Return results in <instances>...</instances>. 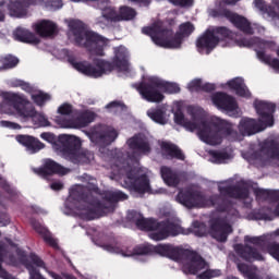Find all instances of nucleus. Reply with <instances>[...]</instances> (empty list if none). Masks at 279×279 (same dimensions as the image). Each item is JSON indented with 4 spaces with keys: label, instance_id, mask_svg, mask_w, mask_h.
I'll return each instance as SVG.
<instances>
[{
    "label": "nucleus",
    "instance_id": "f257e3e1",
    "mask_svg": "<svg viewBox=\"0 0 279 279\" xmlns=\"http://www.w3.org/2000/svg\"><path fill=\"white\" fill-rule=\"evenodd\" d=\"M93 191H99V187H97V185H93L92 187L75 185L70 191L72 199L87 204V206L82 207L78 213V217L83 221H95V219L101 217L99 213L114 210L112 204H117V202H125V199H128V194L121 191H114L105 193L104 201H99V198L93 195Z\"/></svg>",
    "mask_w": 279,
    "mask_h": 279
},
{
    "label": "nucleus",
    "instance_id": "f03ea898",
    "mask_svg": "<svg viewBox=\"0 0 279 279\" xmlns=\"http://www.w3.org/2000/svg\"><path fill=\"white\" fill-rule=\"evenodd\" d=\"M154 252L155 254H159V256H166V258H170L177 263L185 260L187 264L184 265V269H187L189 274H192V276H196L198 271L208 267V263L197 251L175 246L173 244H158L156 246L142 245L136 246L133 251L136 256H149V254H154Z\"/></svg>",
    "mask_w": 279,
    "mask_h": 279
},
{
    "label": "nucleus",
    "instance_id": "7ed1b4c3",
    "mask_svg": "<svg viewBox=\"0 0 279 279\" xmlns=\"http://www.w3.org/2000/svg\"><path fill=\"white\" fill-rule=\"evenodd\" d=\"M192 121L184 117V112L178 109L174 112V123L177 125H182L189 132H195L207 145H221V131L223 130V122L220 120H206V117L203 116L202 111L197 109L190 110Z\"/></svg>",
    "mask_w": 279,
    "mask_h": 279
},
{
    "label": "nucleus",
    "instance_id": "20e7f679",
    "mask_svg": "<svg viewBox=\"0 0 279 279\" xmlns=\"http://www.w3.org/2000/svg\"><path fill=\"white\" fill-rule=\"evenodd\" d=\"M195 32V26L191 22H184L179 25V31L173 35V29L163 28L158 24L153 26H145L142 33L149 36L157 47L163 49H180L184 38H189Z\"/></svg>",
    "mask_w": 279,
    "mask_h": 279
},
{
    "label": "nucleus",
    "instance_id": "39448f33",
    "mask_svg": "<svg viewBox=\"0 0 279 279\" xmlns=\"http://www.w3.org/2000/svg\"><path fill=\"white\" fill-rule=\"evenodd\" d=\"M69 64L75 71H114V69H122V71H130V60L128 59V50L125 48H117L112 62L94 58L93 63L87 60L78 61L77 57L73 53L66 56Z\"/></svg>",
    "mask_w": 279,
    "mask_h": 279
},
{
    "label": "nucleus",
    "instance_id": "423d86ee",
    "mask_svg": "<svg viewBox=\"0 0 279 279\" xmlns=\"http://www.w3.org/2000/svg\"><path fill=\"white\" fill-rule=\"evenodd\" d=\"M69 29L77 47H84L92 56H98L100 58L106 56L104 49L108 45V39L93 31H86V24L84 22L71 20L69 22Z\"/></svg>",
    "mask_w": 279,
    "mask_h": 279
},
{
    "label": "nucleus",
    "instance_id": "0eeeda50",
    "mask_svg": "<svg viewBox=\"0 0 279 279\" xmlns=\"http://www.w3.org/2000/svg\"><path fill=\"white\" fill-rule=\"evenodd\" d=\"M254 106L259 119H241L238 128L242 136H253V134H258V132H263V130H267V128H271L274 125L276 104L259 100L255 101Z\"/></svg>",
    "mask_w": 279,
    "mask_h": 279
},
{
    "label": "nucleus",
    "instance_id": "6e6552de",
    "mask_svg": "<svg viewBox=\"0 0 279 279\" xmlns=\"http://www.w3.org/2000/svg\"><path fill=\"white\" fill-rule=\"evenodd\" d=\"M218 191L220 194H215L209 197L210 204L218 213H227L229 217H239V210L234 208V204L231 199H247V197H250V190L241 185H226L219 186Z\"/></svg>",
    "mask_w": 279,
    "mask_h": 279
},
{
    "label": "nucleus",
    "instance_id": "1a4fd4ad",
    "mask_svg": "<svg viewBox=\"0 0 279 279\" xmlns=\"http://www.w3.org/2000/svg\"><path fill=\"white\" fill-rule=\"evenodd\" d=\"M134 87L140 93L142 99L150 104H160V101H163L165 95L162 93H168L169 95L180 93V85L178 83L165 82L158 77H150L147 81L135 84Z\"/></svg>",
    "mask_w": 279,
    "mask_h": 279
},
{
    "label": "nucleus",
    "instance_id": "9d476101",
    "mask_svg": "<svg viewBox=\"0 0 279 279\" xmlns=\"http://www.w3.org/2000/svg\"><path fill=\"white\" fill-rule=\"evenodd\" d=\"M135 226L138 230L151 232L149 233V238L153 241H165V239H169V236H178L181 232L180 226L171 221L157 222L154 219H146L143 216L137 220Z\"/></svg>",
    "mask_w": 279,
    "mask_h": 279
},
{
    "label": "nucleus",
    "instance_id": "9b49d317",
    "mask_svg": "<svg viewBox=\"0 0 279 279\" xmlns=\"http://www.w3.org/2000/svg\"><path fill=\"white\" fill-rule=\"evenodd\" d=\"M2 101L0 102V109L5 114H10L12 110H15L20 117L24 119H29V117H34V110L27 109L29 100L25 98L24 95L3 92L1 94Z\"/></svg>",
    "mask_w": 279,
    "mask_h": 279
},
{
    "label": "nucleus",
    "instance_id": "f8f14e48",
    "mask_svg": "<svg viewBox=\"0 0 279 279\" xmlns=\"http://www.w3.org/2000/svg\"><path fill=\"white\" fill-rule=\"evenodd\" d=\"M211 16L214 19H226L227 21L232 23L236 29H239L243 34H246L247 36H252L254 34L252 22H250L247 17L239 15V13H235L226 7L211 10Z\"/></svg>",
    "mask_w": 279,
    "mask_h": 279
},
{
    "label": "nucleus",
    "instance_id": "ddd939ff",
    "mask_svg": "<svg viewBox=\"0 0 279 279\" xmlns=\"http://www.w3.org/2000/svg\"><path fill=\"white\" fill-rule=\"evenodd\" d=\"M45 5L49 10H60L62 8V0H20L17 2H11L9 8L11 14L16 16V19H23L27 14L31 5Z\"/></svg>",
    "mask_w": 279,
    "mask_h": 279
},
{
    "label": "nucleus",
    "instance_id": "4468645a",
    "mask_svg": "<svg viewBox=\"0 0 279 279\" xmlns=\"http://www.w3.org/2000/svg\"><path fill=\"white\" fill-rule=\"evenodd\" d=\"M59 143L62 145L63 154L70 156L71 162L74 165H80V162H82V156H84V154H80L82 147L80 137L62 134L59 135Z\"/></svg>",
    "mask_w": 279,
    "mask_h": 279
},
{
    "label": "nucleus",
    "instance_id": "2eb2a0df",
    "mask_svg": "<svg viewBox=\"0 0 279 279\" xmlns=\"http://www.w3.org/2000/svg\"><path fill=\"white\" fill-rule=\"evenodd\" d=\"M119 137V133L114 128L108 126L106 124H99L94 128L90 133V140L96 145H102V147H108V145H112L114 141Z\"/></svg>",
    "mask_w": 279,
    "mask_h": 279
},
{
    "label": "nucleus",
    "instance_id": "dca6fc26",
    "mask_svg": "<svg viewBox=\"0 0 279 279\" xmlns=\"http://www.w3.org/2000/svg\"><path fill=\"white\" fill-rule=\"evenodd\" d=\"M126 180H129V183L124 181V184L129 185L135 193H147L150 189L149 177H147V174L140 175L136 168H131L126 172Z\"/></svg>",
    "mask_w": 279,
    "mask_h": 279
},
{
    "label": "nucleus",
    "instance_id": "f3484780",
    "mask_svg": "<svg viewBox=\"0 0 279 279\" xmlns=\"http://www.w3.org/2000/svg\"><path fill=\"white\" fill-rule=\"evenodd\" d=\"M177 202L182 204V206H185V208H197L204 204V195H202V192L199 191L185 189L179 191Z\"/></svg>",
    "mask_w": 279,
    "mask_h": 279
},
{
    "label": "nucleus",
    "instance_id": "a211bd4d",
    "mask_svg": "<svg viewBox=\"0 0 279 279\" xmlns=\"http://www.w3.org/2000/svg\"><path fill=\"white\" fill-rule=\"evenodd\" d=\"M211 236L219 241V243H226L228 241V234H232V226L228 223L226 218H214L210 221Z\"/></svg>",
    "mask_w": 279,
    "mask_h": 279
},
{
    "label": "nucleus",
    "instance_id": "6ab92c4d",
    "mask_svg": "<svg viewBox=\"0 0 279 279\" xmlns=\"http://www.w3.org/2000/svg\"><path fill=\"white\" fill-rule=\"evenodd\" d=\"M34 173L40 178H49L51 175H66L69 169L56 162L53 159H46L40 168H34Z\"/></svg>",
    "mask_w": 279,
    "mask_h": 279
},
{
    "label": "nucleus",
    "instance_id": "aec40b11",
    "mask_svg": "<svg viewBox=\"0 0 279 279\" xmlns=\"http://www.w3.org/2000/svg\"><path fill=\"white\" fill-rule=\"evenodd\" d=\"M96 118L97 114L95 112L85 110L82 111L74 120H60V125L66 130L88 128V125H90Z\"/></svg>",
    "mask_w": 279,
    "mask_h": 279
},
{
    "label": "nucleus",
    "instance_id": "412c9836",
    "mask_svg": "<svg viewBox=\"0 0 279 279\" xmlns=\"http://www.w3.org/2000/svg\"><path fill=\"white\" fill-rule=\"evenodd\" d=\"M126 145L129 149H131L133 154H137V156H147V154H151L149 140H147L143 133H137L130 137L126 141Z\"/></svg>",
    "mask_w": 279,
    "mask_h": 279
},
{
    "label": "nucleus",
    "instance_id": "4be33fe9",
    "mask_svg": "<svg viewBox=\"0 0 279 279\" xmlns=\"http://www.w3.org/2000/svg\"><path fill=\"white\" fill-rule=\"evenodd\" d=\"M219 36H215L213 31L207 29L196 40V49L199 53L210 54L213 50L219 45Z\"/></svg>",
    "mask_w": 279,
    "mask_h": 279
},
{
    "label": "nucleus",
    "instance_id": "5701e85b",
    "mask_svg": "<svg viewBox=\"0 0 279 279\" xmlns=\"http://www.w3.org/2000/svg\"><path fill=\"white\" fill-rule=\"evenodd\" d=\"M211 101L218 110H225L226 112H234L239 108L236 99L234 97L223 93L217 92L211 96Z\"/></svg>",
    "mask_w": 279,
    "mask_h": 279
},
{
    "label": "nucleus",
    "instance_id": "b1692460",
    "mask_svg": "<svg viewBox=\"0 0 279 279\" xmlns=\"http://www.w3.org/2000/svg\"><path fill=\"white\" fill-rule=\"evenodd\" d=\"M234 250L238 256H240V258H242L246 263H254L255 260H265L263 254H260V252H258V248L254 246L247 244H236Z\"/></svg>",
    "mask_w": 279,
    "mask_h": 279
},
{
    "label": "nucleus",
    "instance_id": "393cba45",
    "mask_svg": "<svg viewBox=\"0 0 279 279\" xmlns=\"http://www.w3.org/2000/svg\"><path fill=\"white\" fill-rule=\"evenodd\" d=\"M25 267L29 272L31 279H45V277L40 275V270L36 268L41 267V269H46L47 271V266H45V262L38 255L32 253L29 255V260L25 263Z\"/></svg>",
    "mask_w": 279,
    "mask_h": 279
},
{
    "label": "nucleus",
    "instance_id": "a878e982",
    "mask_svg": "<svg viewBox=\"0 0 279 279\" xmlns=\"http://www.w3.org/2000/svg\"><path fill=\"white\" fill-rule=\"evenodd\" d=\"M34 31L41 38H49L58 32V26L49 20H41L34 25Z\"/></svg>",
    "mask_w": 279,
    "mask_h": 279
},
{
    "label": "nucleus",
    "instance_id": "bb28decb",
    "mask_svg": "<svg viewBox=\"0 0 279 279\" xmlns=\"http://www.w3.org/2000/svg\"><path fill=\"white\" fill-rule=\"evenodd\" d=\"M16 141L20 143V145L28 148V150L33 154H37V151H40V149H45V143L31 135H17Z\"/></svg>",
    "mask_w": 279,
    "mask_h": 279
},
{
    "label": "nucleus",
    "instance_id": "cd10ccee",
    "mask_svg": "<svg viewBox=\"0 0 279 279\" xmlns=\"http://www.w3.org/2000/svg\"><path fill=\"white\" fill-rule=\"evenodd\" d=\"M15 40L25 43L26 45H40V38L26 28L17 27L13 33Z\"/></svg>",
    "mask_w": 279,
    "mask_h": 279
},
{
    "label": "nucleus",
    "instance_id": "c85d7f7f",
    "mask_svg": "<svg viewBox=\"0 0 279 279\" xmlns=\"http://www.w3.org/2000/svg\"><path fill=\"white\" fill-rule=\"evenodd\" d=\"M228 86L229 88H231V90L235 92V95H238V97H244L245 99H250V97H252V93L250 92L243 80L239 77L229 81Z\"/></svg>",
    "mask_w": 279,
    "mask_h": 279
},
{
    "label": "nucleus",
    "instance_id": "c756f323",
    "mask_svg": "<svg viewBox=\"0 0 279 279\" xmlns=\"http://www.w3.org/2000/svg\"><path fill=\"white\" fill-rule=\"evenodd\" d=\"M161 149L170 159L175 158L177 160H185L186 156L182 153V149L175 144L169 142H162Z\"/></svg>",
    "mask_w": 279,
    "mask_h": 279
},
{
    "label": "nucleus",
    "instance_id": "7c9ffc66",
    "mask_svg": "<svg viewBox=\"0 0 279 279\" xmlns=\"http://www.w3.org/2000/svg\"><path fill=\"white\" fill-rule=\"evenodd\" d=\"M161 178L168 186H178L180 184V175L171 168L163 166L160 169Z\"/></svg>",
    "mask_w": 279,
    "mask_h": 279
},
{
    "label": "nucleus",
    "instance_id": "2f4dec72",
    "mask_svg": "<svg viewBox=\"0 0 279 279\" xmlns=\"http://www.w3.org/2000/svg\"><path fill=\"white\" fill-rule=\"evenodd\" d=\"M254 195L256 199L262 202H278L279 199V192L276 190H265L260 187L254 189Z\"/></svg>",
    "mask_w": 279,
    "mask_h": 279
},
{
    "label": "nucleus",
    "instance_id": "473e14b6",
    "mask_svg": "<svg viewBox=\"0 0 279 279\" xmlns=\"http://www.w3.org/2000/svg\"><path fill=\"white\" fill-rule=\"evenodd\" d=\"M33 228L38 234H40V236H43L45 243L50 245V247H58V241L53 239L51 232H49L47 228L40 226V223L38 222H33Z\"/></svg>",
    "mask_w": 279,
    "mask_h": 279
},
{
    "label": "nucleus",
    "instance_id": "72a5a7b5",
    "mask_svg": "<svg viewBox=\"0 0 279 279\" xmlns=\"http://www.w3.org/2000/svg\"><path fill=\"white\" fill-rule=\"evenodd\" d=\"M147 114L151 121L159 123V125H165L167 123V109H165V107L148 111Z\"/></svg>",
    "mask_w": 279,
    "mask_h": 279
},
{
    "label": "nucleus",
    "instance_id": "f704fd0d",
    "mask_svg": "<svg viewBox=\"0 0 279 279\" xmlns=\"http://www.w3.org/2000/svg\"><path fill=\"white\" fill-rule=\"evenodd\" d=\"M210 31L214 34V36H218L219 43L232 40V38H234V33L226 26H217Z\"/></svg>",
    "mask_w": 279,
    "mask_h": 279
},
{
    "label": "nucleus",
    "instance_id": "c9c22d12",
    "mask_svg": "<svg viewBox=\"0 0 279 279\" xmlns=\"http://www.w3.org/2000/svg\"><path fill=\"white\" fill-rule=\"evenodd\" d=\"M20 62L21 60L17 59V57L14 54H7L0 59V64H2V69L5 71L10 69H16Z\"/></svg>",
    "mask_w": 279,
    "mask_h": 279
},
{
    "label": "nucleus",
    "instance_id": "e433bc0d",
    "mask_svg": "<svg viewBox=\"0 0 279 279\" xmlns=\"http://www.w3.org/2000/svg\"><path fill=\"white\" fill-rule=\"evenodd\" d=\"M136 17V10L130 8V7H121L120 11L118 13L119 23L121 21H132Z\"/></svg>",
    "mask_w": 279,
    "mask_h": 279
},
{
    "label": "nucleus",
    "instance_id": "4c0bfd02",
    "mask_svg": "<svg viewBox=\"0 0 279 279\" xmlns=\"http://www.w3.org/2000/svg\"><path fill=\"white\" fill-rule=\"evenodd\" d=\"M101 14L106 19L107 23H119V13H117V10L113 8L105 7Z\"/></svg>",
    "mask_w": 279,
    "mask_h": 279
},
{
    "label": "nucleus",
    "instance_id": "58836bf2",
    "mask_svg": "<svg viewBox=\"0 0 279 279\" xmlns=\"http://www.w3.org/2000/svg\"><path fill=\"white\" fill-rule=\"evenodd\" d=\"M265 149L270 156V158H274L275 160H279V144L275 141H270L268 143H265Z\"/></svg>",
    "mask_w": 279,
    "mask_h": 279
},
{
    "label": "nucleus",
    "instance_id": "ea45409f",
    "mask_svg": "<svg viewBox=\"0 0 279 279\" xmlns=\"http://www.w3.org/2000/svg\"><path fill=\"white\" fill-rule=\"evenodd\" d=\"M209 156L211 157V162H215L216 165H221L223 160H228V158H230L228 153L219 150H209Z\"/></svg>",
    "mask_w": 279,
    "mask_h": 279
},
{
    "label": "nucleus",
    "instance_id": "a19ab883",
    "mask_svg": "<svg viewBox=\"0 0 279 279\" xmlns=\"http://www.w3.org/2000/svg\"><path fill=\"white\" fill-rule=\"evenodd\" d=\"M51 99V96L49 94H45L43 92H38L37 94H32V100L36 106H43L44 104H47Z\"/></svg>",
    "mask_w": 279,
    "mask_h": 279
},
{
    "label": "nucleus",
    "instance_id": "79ce46f5",
    "mask_svg": "<svg viewBox=\"0 0 279 279\" xmlns=\"http://www.w3.org/2000/svg\"><path fill=\"white\" fill-rule=\"evenodd\" d=\"M253 219L256 221H271V216L265 211V209L254 210L252 213Z\"/></svg>",
    "mask_w": 279,
    "mask_h": 279
},
{
    "label": "nucleus",
    "instance_id": "37998d69",
    "mask_svg": "<svg viewBox=\"0 0 279 279\" xmlns=\"http://www.w3.org/2000/svg\"><path fill=\"white\" fill-rule=\"evenodd\" d=\"M221 276V271L219 269H207L199 275H197L198 279H213L219 278Z\"/></svg>",
    "mask_w": 279,
    "mask_h": 279
},
{
    "label": "nucleus",
    "instance_id": "c03bdc74",
    "mask_svg": "<svg viewBox=\"0 0 279 279\" xmlns=\"http://www.w3.org/2000/svg\"><path fill=\"white\" fill-rule=\"evenodd\" d=\"M267 252L279 263V243L272 242L267 245Z\"/></svg>",
    "mask_w": 279,
    "mask_h": 279
},
{
    "label": "nucleus",
    "instance_id": "a18cd8bd",
    "mask_svg": "<svg viewBox=\"0 0 279 279\" xmlns=\"http://www.w3.org/2000/svg\"><path fill=\"white\" fill-rule=\"evenodd\" d=\"M3 246L0 245V278L3 279H14V276H12L10 272H8L5 269H3L2 263H3Z\"/></svg>",
    "mask_w": 279,
    "mask_h": 279
},
{
    "label": "nucleus",
    "instance_id": "49530a36",
    "mask_svg": "<svg viewBox=\"0 0 279 279\" xmlns=\"http://www.w3.org/2000/svg\"><path fill=\"white\" fill-rule=\"evenodd\" d=\"M82 75L85 77H90L93 80H97V77H101L102 75H108L106 71H81Z\"/></svg>",
    "mask_w": 279,
    "mask_h": 279
},
{
    "label": "nucleus",
    "instance_id": "de8ad7c7",
    "mask_svg": "<svg viewBox=\"0 0 279 279\" xmlns=\"http://www.w3.org/2000/svg\"><path fill=\"white\" fill-rule=\"evenodd\" d=\"M143 217V214L136 211V210H131L129 211L126 218L132 222L135 223V226L141 221V218Z\"/></svg>",
    "mask_w": 279,
    "mask_h": 279
},
{
    "label": "nucleus",
    "instance_id": "09e8293b",
    "mask_svg": "<svg viewBox=\"0 0 279 279\" xmlns=\"http://www.w3.org/2000/svg\"><path fill=\"white\" fill-rule=\"evenodd\" d=\"M59 114H63L69 117V114H73V106L69 104H63L58 108Z\"/></svg>",
    "mask_w": 279,
    "mask_h": 279
},
{
    "label": "nucleus",
    "instance_id": "8fccbe9b",
    "mask_svg": "<svg viewBox=\"0 0 279 279\" xmlns=\"http://www.w3.org/2000/svg\"><path fill=\"white\" fill-rule=\"evenodd\" d=\"M172 5H177L179 8H191L193 5V0H168Z\"/></svg>",
    "mask_w": 279,
    "mask_h": 279
},
{
    "label": "nucleus",
    "instance_id": "3c124183",
    "mask_svg": "<svg viewBox=\"0 0 279 279\" xmlns=\"http://www.w3.org/2000/svg\"><path fill=\"white\" fill-rule=\"evenodd\" d=\"M244 241L246 243H252L253 245H263V243H265V239H263V236H248V235H246L244 238Z\"/></svg>",
    "mask_w": 279,
    "mask_h": 279
},
{
    "label": "nucleus",
    "instance_id": "603ef678",
    "mask_svg": "<svg viewBox=\"0 0 279 279\" xmlns=\"http://www.w3.org/2000/svg\"><path fill=\"white\" fill-rule=\"evenodd\" d=\"M238 270L240 274H243V276H245L246 278H250V274L253 272L252 270H250V266L243 263L238 264Z\"/></svg>",
    "mask_w": 279,
    "mask_h": 279
},
{
    "label": "nucleus",
    "instance_id": "864d4df0",
    "mask_svg": "<svg viewBox=\"0 0 279 279\" xmlns=\"http://www.w3.org/2000/svg\"><path fill=\"white\" fill-rule=\"evenodd\" d=\"M17 1L21 0H0V8H7L10 16H14L16 19V15L12 14V10H10V3H16Z\"/></svg>",
    "mask_w": 279,
    "mask_h": 279
},
{
    "label": "nucleus",
    "instance_id": "5fc2aeb1",
    "mask_svg": "<svg viewBox=\"0 0 279 279\" xmlns=\"http://www.w3.org/2000/svg\"><path fill=\"white\" fill-rule=\"evenodd\" d=\"M40 138H43V141H47V143H56V135L53 133L44 132L40 134Z\"/></svg>",
    "mask_w": 279,
    "mask_h": 279
},
{
    "label": "nucleus",
    "instance_id": "6e6d98bb",
    "mask_svg": "<svg viewBox=\"0 0 279 279\" xmlns=\"http://www.w3.org/2000/svg\"><path fill=\"white\" fill-rule=\"evenodd\" d=\"M202 89V80H194L189 84L190 90H199Z\"/></svg>",
    "mask_w": 279,
    "mask_h": 279
},
{
    "label": "nucleus",
    "instance_id": "4d7b16f0",
    "mask_svg": "<svg viewBox=\"0 0 279 279\" xmlns=\"http://www.w3.org/2000/svg\"><path fill=\"white\" fill-rule=\"evenodd\" d=\"M216 89H217V86L213 83H205L201 87V90H204V93H213Z\"/></svg>",
    "mask_w": 279,
    "mask_h": 279
},
{
    "label": "nucleus",
    "instance_id": "13d9d810",
    "mask_svg": "<svg viewBox=\"0 0 279 279\" xmlns=\"http://www.w3.org/2000/svg\"><path fill=\"white\" fill-rule=\"evenodd\" d=\"M4 128H10L11 130H21V125L19 123L2 121L1 122Z\"/></svg>",
    "mask_w": 279,
    "mask_h": 279
},
{
    "label": "nucleus",
    "instance_id": "bf43d9fd",
    "mask_svg": "<svg viewBox=\"0 0 279 279\" xmlns=\"http://www.w3.org/2000/svg\"><path fill=\"white\" fill-rule=\"evenodd\" d=\"M38 123L41 128H49L51 125V122L45 116H39Z\"/></svg>",
    "mask_w": 279,
    "mask_h": 279
},
{
    "label": "nucleus",
    "instance_id": "052dcab7",
    "mask_svg": "<svg viewBox=\"0 0 279 279\" xmlns=\"http://www.w3.org/2000/svg\"><path fill=\"white\" fill-rule=\"evenodd\" d=\"M50 189L52 191H62V189H64V183L63 182H60V181H57V182H52L50 184Z\"/></svg>",
    "mask_w": 279,
    "mask_h": 279
},
{
    "label": "nucleus",
    "instance_id": "680f3d73",
    "mask_svg": "<svg viewBox=\"0 0 279 279\" xmlns=\"http://www.w3.org/2000/svg\"><path fill=\"white\" fill-rule=\"evenodd\" d=\"M19 86H21L22 90H25L26 93H32V90H34L32 85H29L28 83H25L23 81H20Z\"/></svg>",
    "mask_w": 279,
    "mask_h": 279
},
{
    "label": "nucleus",
    "instance_id": "e2e57ef3",
    "mask_svg": "<svg viewBox=\"0 0 279 279\" xmlns=\"http://www.w3.org/2000/svg\"><path fill=\"white\" fill-rule=\"evenodd\" d=\"M123 106V102L119 101V100H114V101H111L109 102L106 108L107 110H110L112 108H121Z\"/></svg>",
    "mask_w": 279,
    "mask_h": 279
},
{
    "label": "nucleus",
    "instance_id": "0e129e2a",
    "mask_svg": "<svg viewBox=\"0 0 279 279\" xmlns=\"http://www.w3.org/2000/svg\"><path fill=\"white\" fill-rule=\"evenodd\" d=\"M2 189H3V191H5V193H8L9 195H14V189H12V186L11 185H9V183L8 182H4V183H2Z\"/></svg>",
    "mask_w": 279,
    "mask_h": 279
},
{
    "label": "nucleus",
    "instance_id": "69168bd1",
    "mask_svg": "<svg viewBox=\"0 0 279 279\" xmlns=\"http://www.w3.org/2000/svg\"><path fill=\"white\" fill-rule=\"evenodd\" d=\"M108 21H106V19L104 17V15L101 14V16L96 19V25H99L100 27H106L108 25Z\"/></svg>",
    "mask_w": 279,
    "mask_h": 279
},
{
    "label": "nucleus",
    "instance_id": "338daca9",
    "mask_svg": "<svg viewBox=\"0 0 279 279\" xmlns=\"http://www.w3.org/2000/svg\"><path fill=\"white\" fill-rule=\"evenodd\" d=\"M247 279H265V277L253 271V272L248 274Z\"/></svg>",
    "mask_w": 279,
    "mask_h": 279
},
{
    "label": "nucleus",
    "instance_id": "774afa93",
    "mask_svg": "<svg viewBox=\"0 0 279 279\" xmlns=\"http://www.w3.org/2000/svg\"><path fill=\"white\" fill-rule=\"evenodd\" d=\"M47 271H48V275L50 277H52L53 279H65L64 277H62L61 275L56 274L54 271H51V270H47Z\"/></svg>",
    "mask_w": 279,
    "mask_h": 279
}]
</instances>
